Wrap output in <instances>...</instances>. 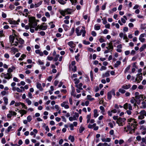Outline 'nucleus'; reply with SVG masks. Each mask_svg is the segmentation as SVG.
I'll return each mask as SVG.
<instances>
[{"instance_id": "1", "label": "nucleus", "mask_w": 146, "mask_h": 146, "mask_svg": "<svg viewBox=\"0 0 146 146\" xmlns=\"http://www.w3.org/2000/svg\"><path fill=\"white\" fill-rule=\"evenodd\" d=\"M29 25L31 28H35L37 26V23L34 17H29Z\"/></svg>"}, {"instance_id": "2", "label": "nucleus", "mask_w": 146, "mask_h": 146, "mask_svg": "<svg viewBox=\"0 0 146 146\" xmlns=\"http://www.w3.org/2000/svg\"><path fill=\"white\" fill-rule=\"evenodd\" d=\"M79 28L78 27L76 29L75 32L77 36H79L81 35L82 33V36L83 37L85 36L86 31L85 30H81L80 32H79Z\"/></svg>"}, {"instance_id": "3", "label": "nucleus", "mask_w": 146, "mask_h": 146, "mask_svg": "<svg viewBox=\"0 0 146 146\" xmlns=\"http://www.w3.org/2000/svg\"><path fill=\"white\" fill-rule=\"evenodd\" d=\"M72 10L70 9H67L64 11H60V13L63 16H64L66 14H70L72 12Z\"/></svg>"}, {"instance_id": "4", "label": "nucleus", "mask_w": 146, "mask_h": 146, "mask_svg": "<svg viewBox=\"0 0 146 146\" xmlns=\"http://www.w3.org/2000/svg\"><path fill=\"white\" fill-rule=\"evenodd\" d=\"M125 120L126 119L124 118H121L119 117L117 120L116 123L118 124L119 126H122L123 125Z\"/></svg>"}, {"instance_id": "5", "label": "nucleus", "mask_w": 146, "mask_h": 146, "mask_svg": "<svg viewBox=\"0 0 146 146\" xmlns=\"http://www.w3.org/2000/svg\"><path fill=\"white\" fill-rule=\"evenodd\" d=\"M139 113L140 115L138 117V119H142L144 118V116H146V111L143 110L141 111Z\"/></svg>"}, {"instance_id": "6", "label": "nucleus", "mask_w": 146, "mask_h": 146, "mask_svg": "<svg viewBox=\"0 0 146 146\" xmlns=\"http://www.w3.org/2000/svg\"><path fill=\"white\" fill-rule=\"evenodd\" d=\"M88 127L90 129L93 128L94 130H97L98 129V127L96 126V123H94L92 125L89 124L88 126Z\"/></svg>"}, {"instance_id": "7", "label": "nucleus", "mask_w": 146, "mask_h": 146, "mask_svg": "<svg viewBox=\"0 0 146 146\" xmlns=\"http://www.w3.org/2000/svg\"><path fill=\"white\" fill-rule=\"evenodd\" d=\"M137 76V77L136 78L135 80L137 82V83H139L142 80V73H141L140 74H138Z\"/></svg>"}, {"instance_id": "8", "label": "nucleus", "mask_w": 146, "mask_h": 146, "mask_svg": "<svg viewBox=\"0 0 146 146\" xmlns=\"http://www.w3.org/2000/svg\"><path fill=\"white\" fill-rule=\"evenodd\" d=\"M2 74H3V77L6 79L9 80L12 78V74H9L8 73H7L6 74L3 73Z\"/></svg>"}, {"instance_id": "9", "label": "nucleus", "mask_w": 146, "mask_h": 146, "mask_svg": "<svg viewBox=\"0 0 146 146\" xmlns=\"http://www.w3.org/2000/svg\"><path fill=\"white\" fill-rule=\"evenodd\" d=\"M17 115V113L12 111H9V113L7 115V118H10L12 116H15Z\"/></svg>"}, {"instance_id": "10", "label": "nucleus", "mask_w": 146, "mask_h": 146, "mask_svg": "<svg viewBox=\"0 0 146 146\" xmlns=\"http://www.w3.org/2000/svg\"><path fill=\"white\" fill-rule=\"evenodd\" d=\"M123 108L125 110H127L128 108L130 110H132V107L131 105L130 104H128L127 103H125L123 106Z\"/></svg>"}, {"instance_id": "11", "label": "nucleus", "mask_w": 146, "mask_h": 146, "mask_svg": "<svg viewBox=\"0 0 146 146\" xmlns=\"http://www.w3.org/2000/svg\"><path fill=\"white\" fill-rule=\"evenodd\" d=\"M107 44L108 45V46L106 47V48L108 50H111V51L113 49V43L111 42H110L109 43H107Z\"/></svg>"}, {"instance_id": "12", "label": "nucleus", "mask_w": 146, "mask_h": 146, "mask_svg": "<svg viewBox=\"0 0 146 146\" xmlns=\"http://www.w3.org/2000/svg\"><path fill=\"white\" fill-rule=\"evenodd\" d=\"M124 130L126 132H128V131H129V133H132V130L131 129V127H130V125H129L128 123V125L127 126V127H125L124 128Z\"/></svg>"}, {"instance_id": "13", "label": "nucleus", "mask_w": 146, "mask_h": 146, "mask_svg": "<svg viewBox=\"0 0 146 146\" xmlns=\"http://www.w3.org/2000/svg\"><path fill=\"white\" fill-rule=\"evenodd\" d=\"M129 125H130V127H131V129L132 131L134 132L135 130V128L136 127L137 125L136 123H129Z\"/></svg>"}, {"instance_id": "14", "label": "nucleus", "mask_w": 146, "mask_h": 146, "mask_svg": "<svg viewBox=\"0 0 146 146\" xmlns=\"http://www.w3.org/2000/svg\"><path fill=\"white\" fill-rule=\"evenodd\" d=\"M135 98L137 99H140L141 100H143L145 98V97L143 95L140 94L138 96H135Z\"/></svg>"}, {"instance_id": "15", "label": "nucleus", "mask_w": 146, "mask_h": 146, "mask_svg": "<svg viewBox=\"0 0 146 146\" xmlns=\"http://www.w3.org/2000/svg\"><path fill=\"white\" fill-rule=\"evenodd\" d=\"M117 48L116 49V51L117 52H120L122 51L121 48H122V46L121 44L118 45L117 46Z\"/></svg>"}, {"instance_id": "16", "label": "nucleus", "mask_w": 146, "mask_h": 146, "mask_svg": "<svg viewBox=\"0 0 146 146\" xmlns=\"http://www.w3.org/2000/svg\"><path fill=\"white\" fill-rule=\"evenodd\" d=\"M131 86L130 84H124L122 86V88L123 89L127 90L129 89Z\"/></svg>"}, {"instance_id": "17", "label": "nucleus", "mask_w": 146, "mask_h": 146, "mask_svg": "<svg viewBox=\"0 0 146 146\" xmlns=\"http://www.w3.org/2000/svg\"><path fill=\"white\" fill-rule=\"evenodd\" d=\"M37 27L39 29H41L43 30H45L47 29L46 26H43L42 25L40 26L38 25Z\"/></svg>"}, {"instance_id": "18", "label": "nucleus", "mask_w": 146, "mask_h": 146, "mask_svg": "<svg viewBox=\"0 0 146 146\" xmlns=\"http://www.w3.org/2000/svg\"><path fill=\"white\" fill-rule=\"evenodd\" d=\"M71 95L74 97L76 96V94L75 93V89L72 86V91L71 93Z\"/></svg>"}, {"instance_id": "19", "label": "nucleus", "mask_w": 146, "mask_h": 146, "mask_svg": "<svg viewBox=\"0 0 146 146\" xmlns=\"http://www.w3.org/2000/svg\"><path fill=\"white\" fill-rule=\"evenodd\" d=\"M36 87L41 91H42L43 90V89L42 87L41 84L40 83H37Z\"/></svg>"}, {"instance_id": "20", "label": "nucleus", "mask_w": 146, "mask_h": 146, "mask_svg": "<svg viewBox=\"0 0 146 146\" xmlns=\"http://www.w3.org/2000/svg\"><path fill=\"white\" fill-rule=\"evenodd\" d=\"M16 39L21 44H23L24 43V40L21 38H16Z\"/></svg>"}, {"instance_id": "21", "label": "nucleus", "mask_w": 146, "mask_h": 146, "mask_svg": "<svg viewBox=\"0 0 146 146\" xmlns=\"http://www.w3.org/2000/svg\"><path fill=\"white\" fill-rule=\"evenodd\" d=\"M19 112L21 114V117H22L23 115L27 113V111L24 110H20L19 111Z\"/></svg>"}, {"instance_id": "22", "label": "nucleus", "mask_w": 146, "mask_h": 146, "mask_svg": "<svg viewBox=\"0 0 146 146\" xmlns=\"http://www.w3.org/2000/svg\"><path fill=\"white\" fill-rule=\"evenodd\" d=\"M94 116L95 118H96L99 115L98 114V113L97 110L96 109L94 110Z\"/></svg>"}, {"instance_id": "23", "label": "nucleus", "mask_w": 146, "mask_h": 146, "mask_svg": "<svg viewBox=\"0 0 146 146\" xmlns=\"http://www.w3.org/2000/svg\"><path fill=\"white\" fill-rule=\"evenodd\" d=\"M68 45L71 47V48H74L75 47V45L74 44L73 42L72 41H70L68 42Z\"/></svg>"}, {"instance_id": "24", "label": "nucleus", "mask_w": 146, "mask_h": 146, "mask_svg": "<svg viewBox=\"0 0 146 146\" xmlns=\"http://www.w3.org/2000/svg\"><path fill=\"white\" fill-rule=\"evenodd\" d=\"M146 48V44H143L142 46L140 48L139 50L140 52H141L143 51Z\"/></svg>"}, {"instance_id": "25", "label": "nucleus", "mask_w": 146, "mask_h": 146, "mask_svg": "<svg viewBox=\"0 0 146 146\" xmlns=\"http://www.w3.org/2000/svg\"><path fill=\"white\" fill-rule=\"evenodd\" d=\"M15 37L11 35L9 36L10 42L11 43H13Z\"/></svg>"}, {"instance_id": "26", "label": "nucleus", "mask_w": 146, "mask_h": 146, "mask_svg": "<svg viewBox=\"0 0 146 146\" xmlns=\"http://www.w3.org/2000/svg\"><path fill=\"white\" fill-rule=\"evenodd\" d=\"M15 69V68L13 67H12V68H8L7 70V73L9 74H11V72L13 71V70Z\"/></svg>"}, {"instance_id": "27", "label": "nucleus", "mask_w": 146, "mask_h": 146, "mask_svg": "<svg viewBox=\"0 0 146 146\" xmlns=\"http://www.w3.org/2000/svg\"><path fill=\"white\" fill-rule=\"evenodd\" d=\"M9 23L11 24H14V25H18V23H17V22L15 21H9Z\"/></svg>"}, {"instance_id": "28", "label": "nucleus", "mask_w": 146, "mask_h": 146, "mask_svg": "<svg viewBox=\"0 0 146 146\" xmlns=\"http://www.w3.org/2000/svg\"><path fill=\"white\" fill-rule=\"evenodd\" d=\"M61 106L62 107H64L65 109H68L69 108L68 105L67 104H64V103H61Z\"/></svg>"}, {"instance_id": "29", "label": "nucleus", "mask_w": 146, "mask_h": 146, "mask_svg": "<svg viewBox=\"0 0 146 146\" xmlns=\"http://www.w3.org/2000/svg\"><path fill=\"white\" fill-rule=\"evenodd\" d=\"M128 121L130 122L129 123H136V122L135 121V120L132 118H130L128 119Z\"/></svg>"}, {"instance_id": "30", "label": "nucleus", "mask_w": 146, "mask_h": 146, "mask_svg": "<svg viewBox=\"0 0 146 146\" xmlns=\"http://www.w3.org/2000/svg\"><path fill=\"white\" fill-rule=\"evenodd\" d=\"M68 139L70 140L72 142H73L74 141V138L73 136L70 135L68 137Z\"/></svg>"}, {"instance_id": "31", "label": "nucleus", "mask_w": 146, "mask_h": 146, "mask_svg": "<svg viewBox=\"0 0 146 146\" xmlns=\"http://www.w3.org/2000/svg\"><path fill=\"white\" fill-rule=\"evenodd\" d=\"M3 98L4 100L5 104V105H7L8 103V99L6 97H4Z\"/></svg>"}, {"instance_id": "32", "label": "nucleus", "mask_w": 146, "mask_h": 146, "mask_svg": "<svg viewBox=\"0 0 146 146\" xmlns=\"http://www.w3.org/2000/svg\"><path fill=\"white\" fill-rule=\"evenodd\" d=\"M42 1H40L37 3H35V7L36 8L38 7L42 4Z\"/></svg>"}, {"instance_id": "33", "label": "nucleus", "mask_w": 146, "mask_h": 146, "mask_svg": "<svg viewBox=\"0 0 146 146\" xmlns=\"http://www.w3.org/2000/svg\"><path fill=\"white\" fill-rule=\"evenodd\" d=\"M121 63L120 61H117L116 62V63L114 65V66L115 67L117 68L118 67Z\"/></svg>"}, {"instance_id": "34", "label": "nucleus", "mask_w": 146, "mask_h": 146, "mask_svg": "<svg viewBox=\"0 0 146 146\" xmlns=\"http://www.w3.org/2000/svg\"><path fill=\"white\" fill-rule=\"evenodd\" d=\"M100 25H96L94 26V29L96 30H98L100 29Z\"/></svg>"}, {"instance_id": "35", "label": "nucleus", "mask_w": 146, "mask_h": 146, "mask_svg": "<svg viewBox=\"0 0 146 146\" xmlns=\"http://www.w3.org/2000/svg\"><path fill=\"white\" fill-rule=\"evenodd\" d=\"M69 119L70 121H72L73 120H76L77 118L76 117H74V116H73V117H70L69 118Z\"/></svg>"}, {"instance_id": "36", "label": "nucleus", "mask_w": 146, "mask_h": 146, "mask_svg": "<svg viewBox=\"0 0 146 146\" xmlns=\"http://www.w3.org/2000/svg\"><path fill=\"white\" fill-rule=\"evenodd\" d=\"M87 123H88L90 121L91 118V114H90L88 115H87Z\"/></svg>"}, {"instance_id": "37", "label": "nucleus", "mask_w": 146, "mask_h": 146, "mask_svg": "<svg viewBox=\"0 0 146 146\" xmlns=\"http://www.w3.org/2000/svg\"><path fill=\"white\" fill-rule=\"evenodd\" d=\"M142 141L141 142V143H144L146 144V136L144 137H143L141 139Z\"/></svg>"}, {"instance_id": "38", "label": "nucleus", "mask_w": 146, "mask_h": 146, "mask_svg": "<svg viewBox=\"0 0 146 146\" xmlns=\"http://www.w3.org/2000/svg\"><path fill=\"white\" fill-rule=\"evenodd\" d=\"M109 71H108L103 74V76L104 77H107L110 76Z\"/></svg>"}, {"instance_id": "39", "label": "nucleus", "mask_w": 146, "mask_h": 146, "mask_svg": "<svg viewBox=\"0 0 146 146\" xmlns=\"http://www.w3.org/2000/svg\"><path fill=\"white\" fill-rule=\"evenodd\" d=\"M74 81L75 82L74 83L76 85L78 84L80 82V80L79 79H78L77 78H75L74 79Z\"/></svg>"}, {"instance_id": "40", "label": "nucleus", "mask_w": 146, "mask_h": 146, "mask_svg": "<svg viewBox=\"0 0 146 146\" xmlns=\"http://www.w3.org/2000/svg\"><path fill=\"white\" fill-rule=\"evenodd\" d=\"M83 84L82 83H80L79 84L76 85L75 86L77 88L79 89L80 88L82 87Z\"/></svg>"}, {"instance_id": "41", "label": "nucleus", "mask_w": 146, "mask_h": 146, "mask_svg": "<svg viewBox=\"0 0 146 146\" xmlns=\"http://www.w3.org/2000/svg\"><path fill=\"white\" fill-rule=\"evenodd\" d=\"M25 101L29 105H30L31 104V102L28 98H27L26 99Z\"/></svg>"}, {"instance_id": "42", "label": "nucleus", "mask_w": 146, "mask_h": 146, "mask_svg": "<svg viewBox=\"0 0 146 146\" xmlns=\"http://www.w3.org/2000/svg\"><path fill=\"white\" fill-rule=\"evenodd\" d=\"M108 98L109 100H110L111 98V92H109L108 94Z\"/></svg>"}, {"instance_id": "43", "label": "nucleus", "mask_w": 146, "mask_h": 146, "mask_svg": "<svg viewBox=\"0 0 146 146\" xmlns=\"http://www.w3.org/2000/svg\"><path fill=\"white\" fill-rule=\"evenodd\" d=\"M135 100L134 99H131L130 100L132 104H134V105L135 106H136V104L135 103Z\"/></svg>"}, {"instance_id": "44", "label": "nucleus", "mask_w": 146, "mask_h": 146, "mask_svg": "<svg viewBox=\"0 0 146 146\" xmlns=\"http://www.w3.org/2000/svg\"><path fill=\"white\" fill-rule=\"evenodd\" d=\"M119 92L122 94H124L125 92V91L123 88H120L119 90Z\"/></svg>"}, {"instance_id": "45", "label": "nucleus", "mask_w": 146, "mask_h": 146, "mask_svg": "<svg viewBox=\"0 0 146 146\" xmlns=\"http://www.w3.org/2000/svg\"><path fill=\"white\" fill-rule=\"evenodd\" d=\"M87 97L88 99L90 101H92L94 100V98H91V96L90 95H88L87 96Z\"/></svg>"}, {"instance_id": "46", "label": "nucleus", "mask_w": 146, "mask_h": 146, "mask_svg": "<svg viewBox=\"0 0 146 146\" xmlns=\"http://www.w3.org/2000/svg\"><path fill=\"white\" fill-rule=\"evenodd\" d=\"M58 2L62 5H64L66 3V2L63 0H58Z\"/></svg>"}, {"instance_id": "47", "label": "nucleus", "mask_w": 146, "mask_h": 146, "mask_svg": "<svg viewBox=\"0 0 146 146\" xmlns=\"http://www.w3.org/2000/svg\"><path fill=\"white\" fill-rule=\"evenodd\" d=\"M84 129L85 128L84 127H83L82 126H81L79 129L80 133H81L84 130Z\"/></svg>"}, {"instance_id": "48", "label": "nucleus", "mask_w": 146, "mask_h": 146, "mask_svg": "<svg viewBox=\"0 0 146 146\" xmlns=\"http://www.w3.org/2000/svg\"><path fill=\"white\" fill-rule=\"evenodd\" d=\"M59 55L57 54L56 55L55 58H54V60L55 61H57L58 59V58L59 57Z\"/></svg>"}, {"instance_id": "49", "label": "nucleus", "mask_w": 146, "mask_h": 146, "mask_svg": "<svg viewBox=\"0 0 146 146\" xmlns=\"http://www.w3.org/2000/svg\"><path fill=\"white\" fill-rule=\"evenodd\" d=\"M100 110H101V112L103 113L105 111L104 108L102 106H100Z\"/></svg>"}, {"instance_id": "50", "label": "nucleus", "mask_w": 146, "mask_h": 146, "mask_svg": "<svg viewBox=\"0 0 146 146\" xmlns=\"http://www.w3.org/2000/svg\"><path fill=\"white\" fill-rule=\"evenodd\" d=\"M15 43H16V44H13V43H11V46H17L18 45L19 43L18 42H15Z\"/></svg>"}, {"instance_id": "51", "label": "nucleus", "mask_w": 146, "mask_h": 146, "mask_svg": "<svg viewBox=\"0 0 146 146\" xmlns=\"http://www.w3.org/2000/svg\"><path fill=\"white\" fill-rule=\"evenodd\" d=\"M27 120L29 122H30L32 120V117L31 116L29 115L27 117Z\"/></svg>"}, {"instance_id": "52", "label": "nucleus", "mask_w": 146, "mask_h": 146, "mask_svg": "<svg viewBox=\"0 0 146 146\" xmlns=\"http://www.w3.org/2000/svg\"><path fill=\"white\" fill-rule=\"evenodd\" d=\"M74 31H75V29H74V28L72 27V29H71V31L70 32V35H72L73 34V33H74Z\"/></svg>"}, {"instance_id": "53", "label": "nucleus", "mask_w": 146, "mask_h": 146, "mask_svg": "<svg viewBox=\"0 0 146 146\" xmlns=\"http://www.w3.org/2000/svg\"><path fill=\"white\" fill-rule=\"evenodd\" d=\"M130 65H129L127 66V68L125 69V70L124 72L125 73H126V72H127L129 70V69L130 68Z\"/></svg>"}, {"instance_id": "54", "label": "nucleus", "mask_w": 146, "mask_h": 146, "mask_svg": "<svg viewBox=\"0 0 146 146\" xmlns=\"http://www.w3.org/2000/svg\"><path fill=\"white\" fill-rule=\"evenodd\" d=\"M102 20L103 21V23L104 24H106L107 23V21L106 20V19L105 18H103L102 19Z\"/></svg>"}, {"instance_id": "55", "label": "nucleus", "mask_w": 146, "mask_h": 146, "mask_svg": "<svg viewBox=\"0 0 146 146\" xmlns=\"http://www.w3.org/2000/svg\"><path fill=\"white\" fill-rule=\"evenodd\" d=\"M139 39L142 42H145V39L143 38H139Z\"/></svg>"}, {"instance_id": "56", "label": "nucleus", "mask_w": 146, "mask_h": 146, "mask_svg": "<svg viewBox=\"0 0 146 146\" xmlns=\"http://www.w3.org/2000/svg\"><path fill=\"white\" fill-rule=\"evenodd\" d=\"M142 107L143 108H145L146 107V103L144 102H142Z\"/></svg>"}, {"instance_id": "57", "label": "nucleus", "mask_w": 146, "mask_h": 146, "mask_svg": "<svg viewBox=\"0 0 146 146\" xmlns=\"http://www.w3.org/2000/svg\"><path fill=\"white\" fill-rule=\"evenodd\" d=\"M7 94V93L5 91H3L1 92V94L3 96H5Z\"/></svg>"}, {"instance_id": "58", "label": "nucleus", "mask_w": 146, "mask_h": 146, "mask_svg": "<svg viewBox=\"0 0 146 146\" xmlns=\"http://www.w3.org/2000/svg\"><path fill=\"white\" fill-rule=\"evenodd\" d=\"M15 6L13 5H10L9 6V8L11 10H12L15 8Z\"/></svg>"}, {"instance_id": "59", "label": "nucleus", "mask_w": 146, "mask_h": 146, "mask_svg": "<svg viewBox=\"0 0 146 146\" xmlns=\"http://www.w3.org/2000/svg\"><path fill=\"white\" fill-rule=\"evenodd\" d=\"M12 50L14 52H18V50L16 48L13 47L12 48Z\"/></svg>"}, {"instance_id": "60", "label": "nucleus", "mask_w": 146, "mask_h": 146, "mask_svg": "<svg viewBox=\"0 0 146 146\" xmlns=\"http://www.w3.org/2000/svg\"><path fill=\"white\" fill-rule=\"evenodd\" d=\"M111 93V95L112 94L114 96L115 95V90L113 89L110 92Z\"/></svg>"}, {"instance_id": "61", "label": "nucleus", "mask_w": 146, "mask_h": 146, "mask_svg": "<svg viewBox=\"0 0 146 146\" xmlns=\"http://www.w3.org/2000/svg\"><path fill=\"white\" fill-rule=\"evenodd\" d=\"M38 62L40 65H43L44 64L43 62L41 61L39 59L38 60Z\"/></svg>"}, {"instance_id": "62", "label": "nucleus", "mask_w": 146, "mask_h": 146, "mask_svg": "<svg viewBox=\"0 0 146 146\" xmlns=\"http://www.w3.org/2000/svg\"><path fill=\"white\" fill-rule=\"evenodd\" d=\"M45 15L46 17H50V15L49 13L48 12H46L45 13Z\"/></svg>"}, {"instance_id": "63", "label": "nucleus", "mask_w": 146, "mask_h": 146, "mask_svg": "<svg viewBox=\"0 0 146 146\" xmlns=\"http://www.w3.org/2000/svg\"><path fill=\"white\" fill-rule=\"evenodd\" d=\"M106 69V67L105 66H102L101 68L100 69V70L101 71H102L103 70H105Z\"/></svg>"}, {"instance_id": "64", "label": "nucleus", "mask_w": 146, "mask_h": 146, "mask_svg": "<svg viewBox=\"0 0 146 146\" xmlns=\"http://www.w3.org/2000/svg\"><path fill=\"white\" fill-rule=\"evenodd\" d=\"M16 90L18 92H22V90L20 89L19 88H16Z\"/></svg>"}]
</instances>
